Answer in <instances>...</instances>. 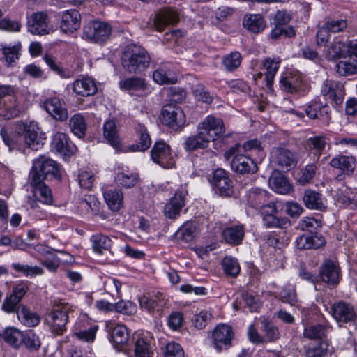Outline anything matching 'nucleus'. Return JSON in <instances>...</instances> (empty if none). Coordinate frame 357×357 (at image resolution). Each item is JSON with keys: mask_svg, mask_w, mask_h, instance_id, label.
Masks as SVG:
<instances>
[{"mask_svg": "<svg viewBox=\"0 0 357 357\" xmlns=\"http://www.w3.org/2000/svg\"><path fill=\"white\" fill-rule=\"evenodd\" d=\"M121 64L125 70L130 73H140L149 68L151 57L142 46L128 45L122 53Z\"/></svg>", "mask_w": 357, "mask_h": 357, "instance_id": "1", "label": "nucleus"}, {"mask_svg": "<svg viewBox=\"0 0 357 357\" xmlns=\"http://www.w3.org/2000/svg\"><path fill=\"white\" fill-rule=\"evenodd\" d=\"M73 311V305L68 303L60 302L54 305L52 311L47 315L45 319L52 333L60 335L66 331L69 314Z\"/></svg>", "mask_w": 357, "mask_h": 357, "instance_id": "2", "label": "nucleus"}, {"mask_svg": "<svg viewBox=\"0 0 357 357\" xmlns=\"http://www.w3.org/2000/svg\"><path fill=\"white\" fill-rule=\"evenodd\" d=\"M29 176L30 178L44 181L48 177L60 178L61 174L57 163L54 160L45 156H40L33 161Z\"/></svg>", "mask_w": 357, "mask_h": 357, "instance_id": "3", "label": "nucleus"}, {"mask_svg": "<svg viewBox=\"0 0 357 357\" xmlns=\"http://www.w3.org/2000/svg\"><path fill=\"white\" fill-rule=\"evenodd\" d=\"M241 151L239 146H236L225 153V158L227 160L234 156L231 162L232 170L239 174L256 172L257 170L256 163L250 157L240 153Z\"/></svg>", "mask_w": 357, "mask_h": 357, "instance_id": "4", "label": "nucleus"}, {"mask_svg": "<svg viewBox=\"0 0 357 357\" xmlns=\"http://www.w3.org/2000/svg\"><path fill=\"white\" fill-rule=\"evenodd\" d=\"M197 130L211 142L224 135L225 126L222 119L208 115L198 124Z\"/></svg>", "mask_w": 357, "mask_h": 357, "instance_id": "5", "label": "nucleus"}, {"mask_svg": "<svg viewBox=\"0 0 357 357\" xmlns=\"http://www.w3.org/2000/svg\"><path fill=\"white\" fill-rule=\"evenodd\" d=\"M356 48L357 39L344 42L338 38H335L328 49L326 56L328 60H335L340 57H352L355 55Z\"/></svg>", "mask_w": 357, "mask_h": 357, "instance_id": "6", "label": "nucleus"}, {"mask_svg": "<svg viewBox=\"0 0 357 357\" xmlns=\"http://www.w3.org/2000/svg\"><path fill=\"white\" fill-rule=\"evenodd\" d=\"M234 335L230 326L225 324H218L213 329L211 335L213 347L218 352L228 349L231 345Z\"/></svg>", "mask_w": 357, "mask_h": 357, "instance_id": "7", "label": "nucleus"}, {"mask_svg": "<svg viewBox=\"0 0 357 357\" xmlns=\"http://www.w3.org/2000/svg\"><path fill=\"white\" fill-rule=\"evenodd\" d=\"M112 27L105 22L91 21L84 26L83 34L94 42H105L111 35Z\"/></svg>", "mask_w": 357, "mask_h": 357, "instance_id": "8", "label": "nucleus"}, {"mask_svg": "<svg viewBox=\"0 0 357 357\" xmlns=\"http://www.w3.org/2000/svg\"><path fill=\"white\" fill-rule=\"evenodd\" d=\"M162 122L169 128L177 130L185 125V115L181 108L174 104L166 105L161 114Z\"/></svg>", "mask_w": 357, "mask_h": 357, "instance_id": "9", "label": "nucleus"}, {"mask_svg": "<svg viewBox=\"0 0 357 357\" xmlns=\"http://www.w3.org/2000/svg\"><path fill=\"white\" fill-rule=\"evenodd\" d=\"M271 162L282 170L289 171L296 165L295 154L283 147H275L271 151Z\"/></svg>", "mask_w": 357, "mask_h": 357, "instance_id": "10", "label": "nucleus"}, {"mask_svg": "<svg viewBox=\"0 0 357 357\" xmlns=\"http://www.w3.org/2000/svg\"><path fill=\"white\" fill-rule=\"evenodd\" d=\"M152 160L164 168H172L174 166V157L170 148L164 141H158L151 151Z\"/></svg>", "mask_w": 357, "mask_h": 357, "instance_id": "11", "label": "nucleus"}, {"mask_svg": "<svg viewBox=\"0 0 357 357\" xmlns=\"http://www.w3.org/2000/svg\"><path fill=\"white\" fill-rule=\"evenodd\" d=\"M27 24L28 31L33 35H46L54 31L49 23L47 15L43 12L33 13Z\"/></svg>", "mask_w": 357, "mask_h": 357, "instance_id": "12", "label": "nucleus"}, {"mask_svg": "<svg viewBox=\"0 0 357 357\" xmlns=\"http://www.w3.org/2000/svg\"><path fill=\"white\" fill-rule=\"evenodd\" d=\"M43 108L57 121H66L68 119V112L63 99L50 97L43 102Z\"/></svg>", "mask_w": 357, "mask_h": 357, "instance_id": "13", "label": "nucleus"}, {"mask_svg": "<svg viewBox=\"0 0 357 357\" xmlns=\"http://www.w3.org/2000/svg\"><path fill=\"white\" fill-rule=\"evenodd\" d=\"M321 93L326 99H329L337 106L342 104L345 96L344 85L333 80H326L321 86Z\"/></svg>", "mask_w": 357, "mask_h": 357, "instance_id": "14", "label": "nucleus"}, {"mask_svg": "<svg viewBox=\"0 0 357 357\" xmlns=\"http://www.w3.org/2000/svg\"><path fill=\"white\" fill-rule=\"evenodd\" d=\"M70 86L73 92L80 97L93 96L98 91L96 82L94 79L88 76H79Z\"/></svg>", "mask_w": 357, "mask_h": 357, "instance_id": "15", "label": "nucleus"}, {"mask_svg": "<svg viewBox=\"0 0 357 357\" xmlns=\"http://www.w3.org/2000/svg\"><path fill=\"white\" fill-rule=\"evenodd\" d=\"M187 195V190L181 188L178 190L173 197L165 206L164 213L166 217L170 219H175L179 215L181 208L185 205V197Z\"/></svg>", "mask_w": 357, "mask_h": 357, "instance_id": "16", "label": "nucleus"}, {"mask_svg": "<svg viewBox=\"0 0 357 357\" xmlns=\"http://www.w3.org/2000/svg\"><path fill=\"white\" fill-rule=\"evenodd\" d=\"M153 80L159 84H174L177 82L175 67L169 63H162L153 73Z\"/></svg>", "mask_w": 357, "mask_h": 357, "instance_id": "17", "label": "nucleus"}, {"mask_svg": "<svg viewBox=\"0 0 357 357\" xmlns=\"http://www.w3.org/2000/svg\"><path fill=\"white\" fill-rule=\"evenodd\" d=\"M319 273L321 280L328 284L335 285L340 281V267L333 260L326 259L320 266Z\"/></svg>", "mask_w": 357, "mask_h": 357, "instance_id": "18", "label": "nucleus"}, {"mask_svg": "<svg viewBox=\"0 0 357 357\" xmlns=\"http://www.w3.org/2000/svg\"><path fill=\"white\" fill-rule=\"evenodd\" d=\"M81 15L75 9L67 10L62 13L60 29L65 33H73L79 29Z\"/></svg>", "mask_w": 357, "mask_h": 357, "instance_id": "19", "label": "nucleus"}, {"mask_svg": "<svg viewBox=\"0 0 357 357\" xmlns=\"http://www.w3.org/2000/svg\"><path fill=\"white\" fill-rule=\"evenodd\" d=\"M213 183L222 196L229 197L233 193L232 182L227 172L222 169H217L214 171Z\"/></svg>", "mask_w": 357, "mask_h": 357, "instance_id": "20", "label": "nucleus"}, {"mask_svg": "<svg viewBox=\"0 0 357 357\" xmlns=\"http://www.w3.org/2000/svg\"><path fill=\"white\" fill-rule=\"evenodd\" d=\"M280 86L282 91L287 93H301L303 91V79L299 74H289L282 76L280 80Z\"/></svg>", "mask_w": 357, "mask_h": 357, "instance_id": "21", "label": "nucleus"}, {"mask_svg": "<svg viewBox=\"0 0 357 357\" xmlns=\"http://www.w3.org/2000/svg\"><path fill=\"white\" fill-rule=\"evenodd\" d=\"M24 141L26 146L32 150H38L44 144L45 136L38 127L27 126L24 132Z\"/></svg>", "mask_w": 357, "mask_h": 357, "instance_id": "22", "label": "nucleus"}, {"mask_svg": "<svg viewBox=\"0 0 357 357\" xmlns=\"http://www.w3.org/2000/svg\"><path fill=\"white\" fill-rule=\"evenodd\" d=\"M331 312L337 322H349L355 317L354 307L343 301L334 303L331 306Z\"/></svg>", "mask_w": 357, "mask_h": 357, "instance_id": "23", "label": "nucleus"}, {"mask_svg": "<svg viewBox=\"0 0 357 357\" xmlns=\"http://www.w3.org/2000/svg\"><path fill=\"white\" fill-rule=\"evenodd\" d=\"M179 20L178 13L172 9H163L157 13L153 19V26L162 31L169 24H176Z\"/></svg>", "mask_w": 357, "mask_h": 357, "instance_id": "24", "label": "nucleus"}, {"mask_svg": "<svg viewBox=\"0 0 357 357\" xmlns=\"http://www.w3.org/2000/svg\"><path fill=\"white\" fill-rule=\"evenodd\" d=\"M31 185L33 188L34 197L39 202L50 205L53 202L52 194L50 188L44 183L43 181L30 178Z\"/></svg>", "mask_w": 357, "mask_h": 357, "instance_id": "25", "label": "nucleus"}, {"mask_svg": "<svg viewBox=\"0 0 357 357\" xmlns=\"http://www.w3.org/2000/svg\"><path fill=\"white\" fill-rule=\"evenodd\" d=\"M135 341V355L136 357H151L152 349L151 346V337L144 333H135L133 336Z\"/></svg>", "mask_w": 357, "mask_h": 357, "instance_id": "26", "label": "nucleus"}, {"mask_svg": "<svg viewBox=\"0 0 357 357\" xmlns=\"http://www.w3.org/2000/svg\"><path fill=\"white\" fill-rule=\"evenodd\" d=\"M51 148L65 157L70 156L74 151V146L70 144L67 135L60 132L54 135Z\"/></svg>", "mask_w": 357, "mask_h": 357, "instance_id": "27", "label": "nucleus"}, {"mask_svg": "<svg viewBox=\"0 0 357 357\" xmlns=\"http://www.w3.org/2000/svg\"><path fill=\"white\" fill-rule=\"evenodd\" d=\"M111 342L117 350H122L128 342V332L124 325L111 324Z\"/></svg>", "mask_w": 357, "mask_h": 357, "instance_id": "28", "label": "nucleus"}, {"mask_svg": "<svg viewBox=\"0 0 357 357\" xmlns=\"http://www.w3.org/2000/svg\"><path fill=\"white\" fill-rule=\"evenodd\" d=\"M121 90L128 91L131 95H139L147 89L145 79L138 77H130L119 82Z\"/></svg>", "mask_w": 357, "mask_h": 357, "instance_id": "29", "label": "nucleus"}, {"mask_svg": "<svg viewBox=\"0 0 357 357\" xmlns=\"http://www.w3.org/2000/svg\"><path fill=\"white\" fill-rule=\"evenodd\" d=\"M305 113L310 119H319L325 125L330 122L329 107L321 102H314L310 104L305 109Z\"/></svg>", "mask_w": 357, "mask_h": 357, "instance_id": "30", "label": "nucleus"}, {"mask_svg": "<svg viewBox=\"0 0 357 357\" xmlns=\"http://www.w3.org/2000/svg\"><path fill=\"white\" fill-rule=\"evenodd\" d=\"M326 241L322 235H301L296 240V245L298 249H319L323 247Z\"/></svg>", "mask_w": 357, "mask_h": 357, "instance_id": "31", "label": "nucleus"}, {"mask_svg": "<svg viewBox=\"0 0 357 357\" xmlns=\"http://www.w3.org/2000/svg\"><path fill=\"white\" fill-rule=\"evenodd\" d=\"M136 142L135 144L130 146L132 151H144L151 144V139L147 128L141 123H139L136 127Z\"/></svg>", "mask_w": 357, "mask_h": 357, "instance_id": "32", "label": "nucleus"}, {"mask_svg": "<svg viewBox=\"0 0 357 357\" xmlns=\"http://www.w3.org/2000/svg\"><path fill=\"white\" fill-rule=\"evenodd\" d=\"M22 47V46L20 41L15 42L13 45L7 43L0 44L3 59L8 66H11L19 59Z\"/></svg>", "mask_w": 357, "mask_h": 357, "instance_id": "33", "label": "nucleus"}, {"mask_svg": "<svg viewBox=\"0 0 357 357\" xmlns=\"http://www.w3.org/2000/svg\"><path fill=\"white\" fill-rule=\"evenodd\" d=\"M330 165L340 169L345 174H351L356 168V159L353 156L337 155L330 162Z\"/></svg>", "mask_w": 357, "mask_h": 357, "instance_id": "34", "label": "nucleus"}, {"mask_svg": "<svg viewBox=\"0 0 357 357\" xmlns=\"http://www.w3.org/2000/svg\"><path fill=\"white\" fill-rule=\"evenodd\" d=\"M245 235L243 225H235L223 229L222 236L224 241L230 245H237L241 243Z\"/></svg>", "mask_w": 357, "mask_h": 357, "instance_id": "35", "label": "nucleus"}, {"mask_svg": "<svg viewBox=\"0 0 357 357\" xmlns=\"http://www.w3.org/2000/svg\"><path fill=\"white\" fill-rule=\"evenodd\" d=\"M260 323L264 344L275 342L280 338V333L278 328L271 321L263 317L260 319Z\"/></svg>", "mask_w": 357, "mask_h": 357, "instance_id": "36", "label": "nucleus"}, {"mask_svg": "<svg viewBox=\"0 0 357 357\" xmlns=\"http://www.w3.org/2000/svg\"><path fill=\"white\" fill-rule=\"evenodd\" d=\"M269 185L273 190L279 194H287L291 190L289 181L280 172H275L271 175Z\"/></svg>", "mask_w": 357, "mask_h": 357, "instance_id": "37", "label": "nucleus"}, {"mask_svg": "<svg viewBox=\"0 0 357 357\" xmlns=\"http://www.w3.org/2000/svg\"><path fill=\"white\" fill-rule=\"evenodd\" d=\"M155 298H158V301L154 300L152 297L144 295L139 298V303L141 308L145 309L149 312L155 310H159L165 305V298L162 293L157 292L155 294Z\"/></svg>", "mask_w": 357, "mask_h": 357, "instance_id": "38", "label": "nucleus"}, {"mask_svg": "<svg viewBox=\"0 0 357 357\" xmlns=\"http://www.w3.org/2000/svg\"><path fill=\"white\" fill-rule=\"evenodd\" d=\"M243 24L245 29L255 33L262 31L266 26L264 18L259 14H249L245 15Z\"/></svg>", "mask_w": 357, "mask_h": 357, "instance_id": "39", "label": "nucleus"}, {"mask_svg": "<svg viewBox=\"0 0 357 357\" xmlns=\"http://www.w3.org/2000/svg\"><path fill=\"white\" fill-rule=\"evenodd\" d=\"M105 200L113 211H119L123 206V196L121 190L109 189L103 193Z\"/></svg>", "mask_w": 357, "mask_h": 357, "instance_id": "40", "label": "nucleus"}, {"mask_svg": "<svg viewBox=\"0 0 357 357\" xmlns=\"http://www.w3.org/2000/svg\"><path fill=\"white\" fill-rule=\"evenodd\" d=\"M17 314L20 322L27 327H34L40 323V316L30 311L24 306H21L17 310Z\"/></svg>", "mask_w": 357, "mask_h": 357, "instance_id": "41", "label": "nucleus"}, {"mask_svg": "<svg viewBox=\"0 0 357 357\" xmlns=\"http://www.w3.org/2000/svg\"><path fill=\"white\" fill-rule=\"evenodd\" d=\"M103 135L107 141L114 148L120 145V139L117 131L116 123L109 120L104 123Z\"/></svg>", "mask_w": 357, "mask_h": 357, "instance_id": "42", "label": "nucleus"}, {"mask_svg": "<svg viewBox=\"0 0 357 357\" xmlns=\"http://www.w3.org/2000/svg\"><path fill=\"white\" fill-rule=\"evenodd\" d=\"M305 206L310 209H321L324 207L321 195L313 190H306L303 195Z\"/></svg>", "mask_w": 357, "mask_h": 357, "instance_id": "43", "label": "nucleus"}, {"mask_svg": "<svg viewBox=\"0 0 357 357\" xmlns=\"http://www.w3.org/2000/svg\"><path fill=\"white\" fill-rule=\"evenodd\" d=\"M69 127L75 135L79 138L83 137L86 130V123L84 117L81 114H74L70 119Z\"/></svg>", "mask_w": 357, "mask_h": 357, "instance_id": "44", "label": "nucleus"}, {"mask_svg": "<svg viewBox=\"0 0 357 357\" xmlns=\"http://www.w3.org/2000/svg\"><path fill=\"white\" fill-rule=\"evenodd\" d=\"M209 142L198 131L197 135H191L186 138L184 142V148L186 151H191L198 149L208 147Z\"/></svg>", "mask_w": 357, "mask_h": 357, "instance_id": "45", "label": "nucleus"}, {"mask_svg": "<svg viewBox=\"0 0 357 357\" xmlns=\"http://www.w3.org/2000/svg\"><path fill=\"white\" fill-rule=\"evenodd\" d=\"M21 107L15 97L10 98L9 102H5L0 109V115L6 119H10L19 116Z\"/></svg>", "mask_w": 357, "mask_h": 357, "instance_id": "46", "label": "nucleus"}, {"mask_svg": "<svg viewBox=\"0 0 357 357\" xmlns=\"http://www.w3.org/2000/svg\"><path fill=\"white\" fill-rule=\"evenodd\" d=\"M91 241L93 251L98 254H103L104 251L109 250L112 244L111 238L102 234L92 236Z\"/></svg>", "mask_w": 357, "mask_h": 357, "instance_id": "47", "label": "nucleus"}, {"mask_svg": "<svg viewBox=\"0 0 357 357\" xmlns=\"http://www.w3.org/2000/svg\"><path fill=\"white\" fill-rule=\"evenodd\" d=\"M280 60L271 59L270 58L266 59L264 62L263 69L268 86H271L274 80L275 74L280 68Z\"/></svg>", "mask_w": 357, "mask_h": 357, "instance_id": "48", "label": "nucleus"}, {"mask_svg": "<svg viewBox=\"0 0 357 357\" xmlns=\"http://www.w3.org/2000/svg\"><path fill=\"white\" fill-rule=\"evenodd\" d=\"M2 336L5 342L15 347H19L23 341V333L14 327L6 328Z\"/></svg>", "mask_w": 357, "mask_h": 357, "instance_id": "49", "label": "nucleus"}, {"mask_svg": "<svg viewBox=\"0 0 357 357\" xmlns=\"http://www.w3.org/2000/svg\"><path fill=\"white\" fill-rule=\"evenodd\" d=\"M11 267L15 272L22 273L26 277H33L41 275L44 273V271L41 267L38 266H29L27 264H21L20 263H13Z\"/></svg>", "mask_w": 357, "mask_h": 357, "instance_id": "50", "label": "nucleus"}, {"mask_svg": "<svg viewBox=\"0 0 357 357\" xmlns=\"http://www.w3.org/2000/svg\"><path fill=\"white\" fill-rule=\"evenodd\" d=\"M139 174L135 172H119L116 176V181L126 188L134 187L139 181Z\"/></svg>", "mask_w": 357, "mask_h": 357, "instance_id": "51", "label": "nucleus"}, {"mask_svg": "<svg viewBox=\"0 0 357 357\" xmlns=\"http://www.w3.org/2000/svg\"><path fill=\"white\" fill-rule=\"evenodd\" d=\"M242 61V57L238 52H231L222 59V63L227 71H234L237 69Z\"/></svg>", "mask_w": 357, "mask_h": 357, "instance_id": "52", "label": "nucleus"}, {"mask_svg": "<svg viewBox=\"0 0 357 357\" xmlns=\"http://www.w3.org/2000/svg\"><path fill=\"white\" fill-rule=\"evenodd\" d=\"M326 145V141L324 136H314L310 137L307 140V146L310 150L314 151V154L317 159L319 158Z\"/></svg>", "mask_w": 357, "mask_h": 357, "instance_id": "53", "label": "nucleus"}, {"mask_svg": "<svg viewBox=\"0 0 357 357\" xmlns=\"http://www.w3.org/2000/svg\"><path fill=\"white\" fill-rule=\"evenodd\" d=\"M222 265L225 273L231 277L237 276L240 273V266L238 260L231 257H226L223 259Z\"/></svg>", "mask_w": 357, "mask_h": 357, "instance_id": "54", "label": "nucleus"}, {"mask_svg": "<svg viewBox=\"0 0 357 357\" xmlns=\"http://www.w3.org/2000/svg\"><path fill=\"white\" fill-rule=\"evenodd\" d=\"M351 57L349 60L341 61L336 65V70L339 75L342 76H347L349 75H353L357 73V62H351Z\"/></svg>", "mask_w": 357, "mask_h": 357, "instance_id": "55", "label": "nucleus"}, {"mask_svg": "<svg viewBox=\"0 0 357 357\" xmlns=\"http://www.w3.org/2000/svg\"><path fill=\"white\" fill-rule=\"evenodd\" d=\"M239 147L240 150L242 149L244 152H248L251 155H259L261 158L264 156V148L261 143L256 139L248 140L243 143L242 146H239Z\"/></svg>", "mask_w": 357, "mask_h": 357, "instance_id": "56", "label": "nucleus"}, {"mask_svg": "<svg viewBox=\"0 0 357 357\" xmlns=\"http://www.w3.org/2000/svg\"><path fill=\"white\" fill-rule=\"evenodd\" d=\"M196 227L193 222H187L183 224L178 230L177 236L181 240L189 242L191 241L195 236Z\"/></svg>", "mask_w": 357, "mask_h": 357, "instance_id": "57", "label": "nucleus"}, {"mask_svg": "<svg viewBox=\"0 0 357 357\" xmlns=\"http://www.w3.org/2000/svg\"><path fill=\"white\" fill-rule=\"evenodd\" d=\"M327 328L321 325H311L306 326L304 330V336L310 339H322L326 335Z\"/></svg>", "mask_w": 357, "mask_h": 357, "instance_id": "58", "label": "nucleus"}, {"mask_svg": "<svg viewBox=\"0 0 357 357\" xmlns=\"http://www.w3.org/2000/svg\"><path fill=\"white\" fill-rule=\"evenodd\" d=\"M211 319L212 314L208 311L204 310L192 317V322L196 328L202 329L206 327Z\"/></svg>", "mask_w": 357, "mask_h": 357, "instance_id": "59", "label": "nucleus"}, {"mask_svg": "<svg viewBox=\"0 0 357 357\" xmlns=\"http://www.w3.org/2000/svg\"><path fill=\"white\" fill-rule=\"evenodd\" d=\"M263 222L266 227L283 228L289 225L287 218H278L275 215L263 217Z\"/></svg>", "mask_w": 357, "mask_h": 357, "instance_id": "60", "label": "nucleus"}, {"mask_svg": "<svg viewBox=\"0 0 357 357\" xmlns=\"http://www.w3.org/2000/svg\"><path fill=\"white\" fill-rule=\"evenodd\" d=\"M317 166L314 164H310L300 172L299 176L297 178L300 184L305 185L308 183L315 175Z\"/></svg>", "mask_w": 357, "mask_h": 357, "instance_id": "61", "label": "nucleus"}, {"mask_svg": "<svg viewBox=\"0 0 357 357\" xmlns=\"http://www.w3.org/2000/svg\"><path fill=\"white\" fill-rule=\"evenodd\" d=\"M22 343L29 349H38L40 347V340L38 336L31 330L23 333Z\"/></svg>", "mask_w": 357, "mask_h": 357, "instance_id": "62", "label": "nucleus"}, {"mask_svg": "<svg viewBox=\"0 0 357 357\" xmlns=\"http://www.w3.org/2000/svg\"><path fill=\"white\" fill-rule=\"evenodd\" d=\"M331 33H337L344 31L347 27V21L345 20H328L324 22Z\"/></svg>", "mask_w": 357, "mask_h": 357, "instance_id": "63", "label": "nucleus"}, {"mask_svg": "<svg viewBox=\"0 0 357 357\" xmlns=\"http://www.w3.org/2000/svg\"><path fill=\"white\" fill-rule=\"evenodd\" d=\"M165 357H184V351L181 345L175 342L167 344Z\"/></svg>", "mask_w": 357, "mask_h": 357, "instance_id": "64", "label": "nucleus"}]
</instances>
